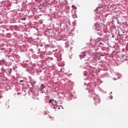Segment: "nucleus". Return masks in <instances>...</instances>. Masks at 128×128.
<instances>
[{"instance_id":"10","label":"nucleus","mask_w":128,"mask_h":128,"mask_svg":"<svg viewBox=\"0 0 128 128\" xmlns=\"http://www.w3.org/2000/svg\"><path fill=\"white\" fill-rule=\"evenodd\" d=\"M98 8H100V7H98L97 10H98Z\"/></svg>"},{"instance_id":"4","label":"nucleus","mask_w":128,"mask_h":128,"mask_svg":"<svg viewBox=\"0 0 128 128\" xmlns=\"http://www.w3.org/2000/svg\"><path fill=\"white\" fill-rule=\"evenodd\" d=\"M72 8H73V10H76V6L74 5H72Z\"/></svg>"},{"instance_id":"12","label":"nucleus","mask_w":128,"mask_h":128,"mask_svg":"<svg viewBox=\"0 0 128 128\" xmlns=\"http://www.w3.org/2000/svg\"><path fill=\"white\" fill-rule=\"evenodd\" d=\"M124 32H124L122 31V33H123V34H124Z\"/></svg>"},{"instance_id":"9","label":"nucleus","mask_w":128,"mask_h":128,"mask_svg":"<svg viewBox=\"0 0 128 128\" xmlns=\"http://www.w3.org/2000/svg\"><path fill=\"white\" fill-rule=\"evenodd\" d=\"M80 56H82V58H84V56L80 55Z\"/></svg>"},{"instance_id":"2","label":"nucleus","mask_w":128,"mask_h":128,"mask_svg":"<svg viewBox=\"0 0 128 128\" xmlns=\"http://www.w3.org/2000/svg\"><path fill=\"white\" fill-rule=\"evenodd\" d=\"M94 100H95L94 104H100V100L98 98H94Z\"/></svg>"},{"instance_id":"1","label":"nucleus","mask_w":128,"mask_h":128,"mask_svg":"<svg viewBox=\"0 0 128 128\" xmlns=\"http://www.w3.org/2000/svg\"><path fill=\"white\" fill-rule=\"evenodd\" d=\"M102 28V25L98 23L95 24V30H100Z\"/></svg>"},{"instance_id":"8","label":"nucleus","mask_w":128,"mask_h":128,"mask_svg":"<svg viewBox=\"0 0 128 128\" xmlns=\"http://www.w3.org/2000/svg\"><path fill=\"white\" fill-rule=\"evenodd\" d=\"M99 44H102V46H104V44H102V42H100Z\"/></svg>"},{"instance_id":"5","label":"nucleus","mask_w":128,"mask_h":128,"mask_svg":"<svg viewBox=\"0 0 128 128\" xmlns=\"http://www.w3.org/2000/svg\"><path fill=\"white\" fill-rule=\"evenodd\" d=\"M44 84H42V85H41V88H44Z\"/></svg>"},{"instance_id":"3","label":"nucleus","mask_w":128,"mask_h":128,"mask_svg":"<svg viewBox=\"0 0 128 128\" xmlns=\"http://www.w3.org/2000/svg\"><path fill=\"white\" fill-rule=\"evenodd\" d=\"M98 32V34H99V36H102V30H97Z\"/></svg>"},{"instance_id":"6","label":"nucleus","mask_w":128,"mask_h":128,"mask_svg":"<svg viewBox=\"0 0 128 128\" xmlns=\"http://www.w3.org/2000/svg\"><path fill=\"white\" fill-rule=\"evenodd\" d=\"M52 100H54L50 99L49 100L50 104H52Z\"/></svg>"},{"instance_id":"11","label":"nucleus","mask_w":128,"mask_h":128,"mask_svg":"<svg viewBox=\"0 0 128 128\" xmlns=\"http://www.w3.org/2000/svg\"><path fill=\"white\" fill-rule=\"evenodd\" d=\"M24 82V80H20V82Z\"/></svg>"},{"instance_id":"7","label":"nucleus","mask_w":128,"mask_h":128,"mask_svg":"<svg viewBox=\"0 0 128 128\" xmlns=\"http://www.w3.org/2000/svg\"><path fill=\"white\" fill-rule=\"evenodd\" d=\"M26 20V18H24L22 19V20Z\"/></svg>"}]
</instances>
